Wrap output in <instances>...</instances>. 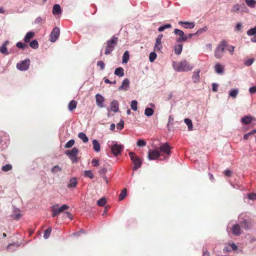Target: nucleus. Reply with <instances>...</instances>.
Returning a JSON list of instances; mask_svg holds the SVG:
<instances>
[{
  "label": "nucleus",
  "instance_id": "obj_1",
  "mask_svg": "<svg viewBox=\"0 0 256 256\" xmlns=\"http://www.w3.org/2000/svg\"><path fill=\"white\" fill-rule=\"evenodd\" d=\"M173 66L177 72H188L191 70L193 66H190L186 60L179 62H174Z\"/></svg>",
  "mask_w": 256,
  "mask_h": 256
},
{
  "label": "nucleus",
  "instance_id": "obj_2",
  "mask_svg": "<svg viewBox=\"0 0 256 256\" xmlns=\"http://www.w3.org/2000/svg\"><path fill=\"white\" fill-rule=\"evenodd\" d=\"M118 42V38L115 36H112L111 39L106 42V47L105 54L108 55L114 50Z\"/></svg>",
  "mask_w": 256,
  "mask_h": 256
},
{
  "label": "nucleus",
  "instance_id": "obj_3",
  "mask_svg": "<svg viewBox=\"0 0 256 256\" xmlns=\"http://www.w3.org/2000/svg\"><path fill=\"white\" fill-rule=\"evenodd\" d=\"M226 46H228L226 42L221 41L214 51V56L218 59L224 56V49Z\"/></svg>",
  "mask_w": 256,
  "mask_h": 256
},
{
  "label": "nucleus",
  "instance_id": "obj_4",
  "mask_svg": "<svg viewBox=\"0 0 256 256\" xmlns=\"http://www.w3.org/2000/svg\"><path fill=\"white\" fill-rule=\"evenodd\" d=\"M129 156L132 162H133L134 164L133 170H136L140 168L142 164L141 159H140V158L134 152H130Z\"/></svg>",
  "mask_w": 256,
  "mask_h": 256
},
{
  "label": "nucleus",
  "instance_id": "obj_5",
  "mask_svg": "<svg viewBox=\"0 0 256 256\" xmlns=\"http://www.w3.org/2000/svg\"><path fill=\"white\" fill-rule=\"evenodd\" d=\"M79 150L76 147H73L70 150L65 151V154L71 160L72 163L78 162V154Z\"/></svg>",
  "mask_w": 256,
  "mask_h": 256
},
{
  "label": "nucleus",
  "instance_id": "obj_6",
  "mask_svg": "<svg viewBox=\"0 0 256 256\" xmlns=\"http://www.w3.org/2000/svg\"><path fill=\"white\" fill-rule=\"evenodd\" d=\"M246 8L244 4H236L232 6L230 12L234 14H238L240 12H244V9Z\"/></svg>",
  "mask_w": 256,
  "mask_h": 256
},
{
  "label": "nucleus",
  "instance_id": "obj_7",
  "mask_svg": "<svg viewBox=\"0 0 256 256\" xmlns=\"http://www.w3.org/2000/svg\"><path fill=\"white\" fill-rule=\"evenodd\" d=\"M30 60L29 59L25 60H24L16 64V68L18 70L24 71L27 70L30 66Z\"/></svg>",
  "mask_w": 256,
  "mask_h": 256
},
{
  "label": "nucleus",
  "instance_id": "obj_8",
  "mask_svg": "<svg viewBox=\"0 0 256 256\" xmlns=\"http://www.w3.org/2000/svg\"><path fill=\"white\" fill-rule=\"evenodd\" d=\"M124 147L122 145L116 144L112 146L111 150L114 155V156H117L121 154V152H122V150H124Z\"/></svg>",
  "mask_w": 256,
  "mask_h": 256
},
{
  "label": "nucleus",
  "instance_id": "obj_9",
  "mask_svg": "<svg viewBox=\"0 0 256 256\" xmlns=\"http://www.w3.org/2000/svg\"><path fill=\"white\" fill-rule=\"evenodd\" d=\"M60 36V29L56 27L54 28L50 36V40L52 42H54Z\"/></svg>",
  "mask_w": 256,
  "mask_h": 256
},
{
  "label": "nucleus",
  "instance_id": "obj_10",
  "mask_svg": "<svg viewBox=\"0 0 256 256\" xmlns=\"http://www.w3.org/2000/svg\"><path fill=\"white\" fill-rule=\"evenodd\" d=\"M162 36L163 35L162 34H160L156 38V43L154 46V51H160L162 49Z\"/></svg>",
  "mask_w": 256,
  "mask_h": 256
},
{
  "label": "nucleus",
  "instance_id": "obj_11",
  "mask_svg": "<svg viewBox=\"0 0 256 256\" xmlns=\"http://www.w3.org/2000/svg\"><path fill=\"white\" fill-rule=\"evenodd\" d=\"M171 147L169 146L168 143H164L158 148L159 152L164 153L166 154L169 155L170 154Z\"/></svg>",
  "mask_w": 256,
  "mask_h": 256
},
{
  "label": "nucleus",
  "instance_id": "obj_12",
  "mask_svg": "<svg viewBox=\"0 0 256 256\" xmlns=\"http://www.w3.org/2000/svg\"><path fill=\"white\" fill-rule=\"evenodd\" d=\"M52 216L55 217L64 212V204L60 207H59L58 204H55L52 206Z\"/></svg>",
  "mask_w": 256,
  "mask_h": 256
},
{
  "label": "nucleus",
  "instance_id": "obj_13",
  "mask_svg": "<svg viewBox=\"0 0 256 256\" xmlns=\"http://www.w3.org/2000/svg\"><path fill=\"white\" fill-rule=\"evenodd\" d=\"M174 32L176 34L179 36L180 38L176 40L177 42H182L186 41V37L185 36L184 32L179 29H175Z\"/></svg>",
  "mask_w": 256,
  "mask_h": 256
},
{
  "label": "nucleus",
  "instance_id": "obj_14",
  "mask_svg": "<svg viewBox=\"0 0 256 256\" xmlns=\"http://www.w3.org/2000/svg\"><path fill=\"white\" fill-rule=\"evenodd\" d=\"M241 121L246 124H252L254 126L256 124V119L251 116H246L242 118Z\"/></svg>",
  "mask_w": 256,
  "mask_h": 256
},
{
  "label": "nucleus",
  "instance_id": "obj_15",
  "mask_svg": "<svg viewBox=\"0 0 256 256\" xmlns=\"http://www.w3.org/2000/svg\"><path fill=\"white\" fill-rule=\"evenodd\" d=\"M160 154L158 150H150L148 153V158L150 160H154L158 158Z\"/></svg>",
  "mask_w": 256,
  "mask_h": 256
},
{
  "label": "nucleus",
  "instance_id": "obj_16",
  "mask_svg": "<svg viewBox=\"0 0 256 256\" xmlns=\"http://www.w3.org/2000/svg\"><path fill=\"white\" fill-rule=\"evenodd\" d=\"M231 230H232V234L236 236H240L242 233L240 224H234L231 228Z\"/></svg>",
  "mask_w": 256,
  "mask_h": 256
},
{
  "label": "nucleus",
  "instance_id": "obj_17",
  "mask_svg": "<svg viewBox=\"0 0 256 256\" xmlns=\"http://www.w3.org/2000/svg\"><path fill=\"white\" fill-rule=\"evenodd\" d=\"M96 103L100 108L104 107V98L100 94L96 95Z\"/></svg>",
  "mask_w": 256,
  "mask_h": 256
},
{
  "label": "nucleus",
  "instance_id": "obj_18",
  "mask_svg": "<svg viewBox=\"0 0 256 256\" xmlns=\"http://www.w3.org/2000/svg\"><path fill=\"white\" fill-rule=\"evenodd\" d=\"M110 108L111 111L114 112H118L119 109L118 102L116 100H113L110 103Z\"/></svg>",
  "mask_w": 256,
  "mask_h": 256
},
{
  "label": "nucleus",
  "instance_id": "obj_19",
  "mask_svg": "<svg viewBox=\"0 0 256 256\" xmlns=\"http://www.w3.org/2000/svg\"><path fill=\"white\" fill-rule=\"evenodd\" d=\"M240 225L245 230L250 229L251 226L250 221L248 220H244L242 221H240Z\"/></svg>",
  "mask_w": 256,
  "mask_h": 256
},
{
  "label": "nucleus",
  "instance_id": "obj_20",
  "mask_svg": "<svg viewBox=\"0 0 256 256\" xmlns=\"http://www.w3.org/2000/svg\"><path fill=\"white\" fill-rule=\"evenodd\" d=\"M178 24L180 25H184V28H193L194 27V22H180Z\"/></svg>",
  "mask_w": 256,
  "mask_h": 256
},
{
  "label": "nucleus",
  "instance_id": "obj_21",
  "mask_svg": "<svg viewBox=\"0 0 256 256\" xmlns=\"http://www.w3.org/2000/svg\"><path fill=\"white\" fill-rule=\"evenodd\" d=\"M130 86V82L128 78L124 79L122 85L119 88V90H126Z\"/></svg>",
  "mask_w": 256,
  "mask_h": 256
},
{
  "label": "nucleus",
  "instance_id": "obj_22",
  "mask_svg": "<svg viewBox=\"0 0 256 256\" xmlns=\"http://www.w3.org/2000/svg\"><path fill=\"white\" fill-rule=\"evenodd\" d=\"M34 34L32 32H29L26 33L24 38V41L25 42H30V39H32L34 36Z\"/></svg>",
  "mask_w": 256,
  "mask_h": 256
},
{
  "label": "nucleus",
  "instance_id": "obj_23",
  "mask_svg": "<svg viewBox=\"0 0 256 256\" xmlns=\"http://www.w3.org/2000/svg\"><path fill=\"white\" fill-rule=\"evenodd\" d=\"M62 10L59 4H56L53 6L52 14L54 15H58L61 13Z\"/></svg>",
  "mask_w": 256,
  "mask_h": 256
},
{
  "label": "nucleus",
  "instance_id": "obj_24",
  "mask_svg": "<svg viewBox=\"0 0 256 256\" xmlns=\"http://www.w3.org/2000/svg\"><path fill=\"white\" fill-rule=\"evenodd\" d=\"M77 185V180L76 179L74 178H73L70 179L69 182L68 183V188H75Z\"/></svg>",
  "mask_w": 256,
  "mask_h": 256
},
{
  "label": "nucleus",
  "instance_id": "obj_25",
  "mask_svg": "<svg viewBox=\"0 0 256 256\" xmlns=\"http://www.w3.org/2000/svg\"><path fill=\"white\" fill-rule=\"evenodd\" d=\"M114 74L120 77L123 76L124 74V68L122 67L116 68L114 70Z\"/></svg>",
  "mask_w": 256,
  "mask_h": 256
},
{
  "label": "nucleus",
  "instance_id": "obj_26",
  "mask_svg": "<svg viewBox=\"0 0 256 256\" xmlns=\"http://www.w3.org/2000/svg\"><path fill=\"white\" fill-rule=\"evenodd\" d=\"M214 70L216 72L220 74H222L224 72V66L220 64H216L214 66Z\"/></svg>",
  "mask_w": 256,
  "mask_h": 256
},
{
  "label": "nucleus",
  "instance_id": "obj_27",
  "mask_svg": "<svg viewBox=\"0 0 256 256\" xmlns=\"http://www.w3.org/2000/svg\"><path fill=\"white\" fill-rule=\"evenodd\" d=\"M182 49V44H178L174 46V53L179 55L181 54Z\"/></svg>",
  "mask_w": 256,
  "mask_h": 256
},
{
  "label": "nucleus",
  "instance_id": "obj_28",
  "mask_svg": "<svg viewBox=\"0 0 256 256\" xmlns=\"http://www.w3.org/2000/svg\"><path fill=\"white\" fill-rule=\"evenodd\" d=\"M92 147L94 150L96 152H98L100 150V144L96 140H94L92 141Z\"/></svg>",
  "mask_w": 256,
  "mask_h": 256
},
{
  "label": "nucleus",
  "instance_id": "obj_29",
  "mask_svg": "<svg viewBox=\"0 0 256 256\" xmlns=\"http://www.w3.org/2000/svg\"><path fill=\"white\" fill-rule=\"evenodd\" d=\"M77 106V102L74 100H72L70 102L68 106V108L70 111L74 110Z\"/></svg>",
  "mask_w": 256,
  "mask_h": 256
},
{
  "label": "nucleus",
  "instance_id": "obj_30",
  "mask_svg": "<svg viewBox=\"0 0 256 256\" xmlns=\"http://www.w3.org/2000/svg\"><path fill=\"white\" fill-rule=\"evenodd\" d=\"M200 70H198L194 72L192 78L194 82H197L199 81L200 78Z\"/></svg>",
  "mask_w": 256,
  "mask_h": 256
},
{
  "label": "nucleus",
  "instance_id": "obj_31",
  "mask_svg": "<svg viewBox=\"0 0 256 256\" xmlns=\"http://www.w3.org/2000/svg\"><path fill=\"white\" fill-rule=\"evenodd\" d=\"M130 55L129 52L128 50L126 51L122 56V62L124 64H126L129 60Z\"/></svg>",
  "mask_w": 256,
  "mask_h": 256
},
{
  "label": "nucleus",
  "instance_id": "obj_32",
  "mask_svg": "<svg viewBox=\"0 0 256 256\" xmlns=\"http://www.w3.org/2000/svg\"><path fill=\"white\" fill-rule=\"evenodd\" d=\"M126 188H124L122 190L120 194H119V200H123L127 195Z\"/></svg>",
  "mask_w": 256,
  "mask_h": 256
},
{
  "label": "nucleus",
  "instance_id": "obj_33",
  "mask_svg": "<svg viewBox=\"0 0 256 256\" xmlns=\"http://www.w3.org/2000/svg\"><path fill=\"white\" fill-rule=\"evenodd\" d=\"M238 92V89H232L230 91L229 96L233 98H235L236 97Z\"/></svg>",
  "mask_w": 256,
  "mask_h": 256
},
{
  "label": "nucleus",
  "instance_id": "obj_34",
  "mask_svg": "<svg viewBox=\"0 0 256 256\" xmlns=\"http://www.w3.org/2000/svg\"><path fill=\"white\" fill-rule=\"evenodd\" d=\"M78 137L80 139L82 140V141L84 143H86L88 142V138L84 133L80 132L78 134Z\"/></svg>",
  "mask_w": 256,
  "mask_h": 256
},
{
  "label": "nucleus",
  "instance_id": "obj_35",
  "mask_svg": "<svg viewBox=\"0 0 256 256\" xmlns=\"http://www.w3.org/2000/svg\"><path fill=\"white\" fill-rule=\"evenodd\" d=\"M246 4L250 8H254L256 4L255 0H245Z\"/></svg>",
  "mask_w": 256,
  "mask_h": 256
},
{
  "label": "nucleus",
  "instance_id": "obj_36",
  "mask_svg": "<svg viewBox=\"0 0 256 256\" xmlns=\"http://www.w3.org/2000/svg\"><path fill=\"white\" fill-rule=\"evenodd\" d=\"M52 231V228H48L44 230V238L47 239L50 236V232Z\"/></svg>",
  "mask_w": 256,
  "mask_h": 256
},
{
  "label": "nucleus",
  "instance_id": "obj_37",
  "mask_svg": "<svg viewBox=\"0 0 256 256\" xmlns=\"http://www.w3.org/2000/svg\"><path fill=\"white\" fill-rule=\"evenodd\" d=\"M30 46L34 49H37L38 48V43L36 40H34L30 42Z\"/></svg>",
  "mask_w": 256,
  "mask_h": 256
},
{
  "label": "nucleus",
  "instance_id": "obj_38",
  "mask_svg": "<svg viewBox=\"0 0 256 256\" xmlns=\"http://www.w3.org/2000/svg\"><path fill=\"white\" fill-rule=\"evenodd\" d=\"M154 114V110L150 108H147L144 111V114L148 116H151Z\"/></svg>",
  "mask_w": 256,
  "mask_h": 256
},
{
  "label": "nucleus",
  "instance_id": "obj_39",
  "mask_svg": "<svg viewBox=\"0 0 256 256\" xmlns=\"http://www.w3.org/2000/svg\"><path fill=\"white\" fill-rule=\"evenodd\" d=\"M12 166L10 164H8L4 166H3L1 170H2V172H8L12 170Z\"/></svg>",
  "mask_w": 256,
  "mask_h": 256
},
{
  "label": "nucleus",
  "instance_id": "obj_40",
  "mask_svg": "<svg viewBox=\"0 0 256 256\" xmlns=\"http://www.w3.org/2000/svg\"><path fill=\"white\" fill-rule=\"evenodd\" d=\"M137 106H138V102L136 100H133L132 101L131 104H130V107H131V108L133 110L136 111L137 110V109H138Z\"/></svg>",
  "mask_w": 256,
  "mask_h": 256
},
{
  "label": "nucleus",
  "instance_id": "obj_41",
  "mask_svg": "<svg viewBox=\"0 0 256 256\" xmlns=\"http://www.w3.org/2000/svg\"><path fill=\"white\" fill-rule=\"evenodd\" d=\"M106 202V198H102L97 201V204L100 206H104Z\"/></svg>",
  "mask_w": 256,
  "mask_h": 256
},
{
  "label": "nucleus",
  "instance_id": "obj_42",
  "mask_svg": "<svg viewBox=\"0 0 256 256\" xmlns=\"http://www.w3.org/2000/svg\"><path fill=\"white\" fill-rule=\"evenodd\" d=\"M172 27V25L170 24H166L164 26H162L158 28V30L160 32L164 31V30L166 28H170Z\"/></svg>",
  "mask_w": 256,
  "mask_h": 256
},
{
  "label": "nucleus",
  "instance_id": "obj_43",
  "mask_svg": "<svg viewBox=\"0 0 256 256\" xmlns=\"http://www.w3.org/2000/svg\"><path fill=\"white\" fill-rule=\"evenodd\" d=\"M0 52L3 54L8 55L9 54V52H8L7 50L6 46H2L0 47Z\"/></svg>",
  "mask_w": 256,
  "mask_h": 256
},
{
  "label": "nucleus",
  "instance_id": "obj_44",
  "mask_svg": "<svg viewBox=\"0 0 256 256\" xmlns=\"http://www.w3.org/2000/svg\"><path fill=\"white\" fill-rule=\"evenodd\" d=\"M256 34V26L250 29L247 32V34L250 36H254Z\"/></svg>",
  "mask_w": 256,
  "mask_h": 256
},
{
  "label": "nucleus",
  "instance_id": "obj_45",
  "mask_svg": "<svg viewBox=\"0 0 256 256\" xmlns=\"http://www.w3.org/2000/svg\"><path fill=\"white\" fill-rule=\"evenodd\" d=\"M156 58V54L155 52H151L149 56V60L150 62H153Z\"/></svg>",
  "mask_w": 256,
  "mask_h": 256
},
{
  "label": "nucleus",
  "instance_id": "obj_46",
  "mask_svg": "<svg viewBox=\"0 0 256 256\" xmlns=\"http://www.w3.org/2000/svg\"><path fill=\"white\" fill-rule=\"evenodd\" d=\"M137 146H146V142L142 139H139L136 142Z\"/></svg>",
  "mask_w": 256,
  "mask_h": 256
},
{
  "label": "nucleus",
  "instance_id": "obj_47",
  "mask_svg": "<svg viewBox=\"0 0 256 256\" xmlns=\"http://www.w3.org/2000/svg\"><path fill=\"white\" fill-rule=\"evenodd\" d=\"M84 176L87 178H94V176L93 175L92 172L91 170H86L84 171Z\"/></svg>",
  "mask_w": 256,
  "mask_h": 256
},
{
  "label": "nucleus",
  "instance_id": "obj_48",
  "mask_svg": "<svg viewBox=\"0 0 256 256\" xmlns=\"http://www.w3.org/2000/svg\"><path fill=\"white\" fill-rule=\"evenodd\" d=\"M74 140L73 139L69 140V142H67V143L65 144V148H70L74 144Z\"/></svg>",
  "mask_w": 256,
  "mask_h": 256
},
{
  "label": "nucleus",
  "instance_id": "obj_49",
  "mask_svg": "<svg viewBox=\"0 0 256 256\" xmlns=\"http://www.w3.org/2000/svg\"><path fill=\"white\" fill-rule=\"evenodd\" d=\"M256 134V130H253L252 132L246 134L244 136V139L247 140L248 138V136H252V134Z\"/></svg>",
  "mask_w": 256,
  "mask_h": 256
},
{
  "label": "nucleus",
  "instance_id": "obj_50",
  "mask_svg": "<svg viewBox=\"0 0 256 256\" xmlns=\"http://www.w3.org/2000/svg\"><path fill=\"white\" fill-rule=\"evenodd\" d=\"M184 122L188 126V128H192V124L191 120L189 118H185Z\"/></svg>",
  "mask_w": 256,
  "mask_h": 256
},
{
  "label": "nucleus",
  "instance_id": "obj_51",
  "mask_svg": "<svg viewBox=\"0 0 256 256\" xmlns=\"http://www.w3.org/2000/svg\"><path fill=\"white\" fill-rule=\"evenodd\" d=\"M16 46L18 48L22 49H24L27 46L25 44L22 43V42H17Z\"/></svg>",
  "mask_w": 256,
  "mask_h": 256
},
{
  "label": "nucleus",
  "instance_id": "obj_52",
  "mask_svg": "<svg viewBox=\"0 0 256 256\" xmlns=\"http://www.w3.org/2000/svg\"><path fill=\"white\" fill-rule=\"evenodd\" d=\"M97 65L98 66L100 67L101 70H103L104 68L105 64L104 62L102 60H100L98 62Z\"/></svg>",
  "mask_w": 256,
  "mask_h": 256
},
{
  "label": "nucleus",
  "instance_id": "obj_53",
  "mask_svg": "<svg viewBox=\"0 0 256 256\" xmlns=\"http://www.w3.org/2000/svg\"><path fill=\"white\" fill-rule=\"evenodd\" d=\"M106 172H107V170L106 168H102L101 169H100V171H99V174H100V175L102 176H104L106 174Z\"/></svg>",
  "mask_w": 256,
  "mask_h": 256
},
{
  "label": "nucleus",
  "instance_id": "obj_54",
  "mask_svg": "<svg viewBox=\"0 0 256 256\" xmlns=\"http://www.w3.org/2000/svg\"><path fill=\"white\" fill-rule=\"evenodd\" d=\"M68 218L69 220H72L73 218L72 216L69 212H65V219Z\"/></svg>",
  "mask_w": 256,
  "mask_h": 256
},
{
  "label": "nucleus",
  "instance_id": "obj_55",
  "mask_svg": "<svg viewBox=\"0 0 256 256\" xmlns=\"http://www.w3.org/2000/svg\"><path fill=\"white\" fill-rule=\"evenodd\" d=\"M92 166H98L100 165L99 160L97 159H94V158L92 159Z\"/></svg>",
  "mask_w": 256,
  "mask_h": 256
},
{
  "label": "nucleus",
  "instance_id": "obj_56",
  "mask_svg": "<svg viewBox=\"0 0 256 256\" xmlns=\"http://www.w3.org/2000/svg\"><path fill=\"white\" fill-rule=\"evenodd\" d=\"M44 19L41 16H38L34 20V23L36 24H38L41 23Z\"/></svg>",
  "mask_w": 256,
  "mask_h": 256
},
{
  "label": "nucleus",
  "instance_id": "obj_57",
  "mask_svg": "<svg viewBox=\"0 0 256 256\" xmlns=\"http://www.w3.org/2000/svg\"><path fill=\"white\" fill-rule=\"evenodd\" d=\"M254 61V59H250V60H246L244 62V64L246 66H250L253 63Z\"/></svg>",
  "mask_w": 256,
  "mask_h": 256
},
{
  "label": "nucleus",
  "instance_id": "obj_58",
  "mask_svg": "<svg viewBox=\"0 0 256 256\" xmlns=\"http://www.w3.org/2000/svg\"><path fill=\"white\" fill-rule=\"evenodd\" d=\"M248 198L250 200H254L256 199V194L254 193H250L248 194Z\"/></svg>",
  "mask_w": 256,
  "mask_h": 256
},
{
  "label": "nucleus",
  "instance_id": "obj_59",
  "mask_svg": "<svg viewBox=\"0 0 256 256\" xmlns=\"http://www.w3.org/2000/svg\"><path fill=\"white\" fill-rule=\"evenodd\" d=\"M224 174L225 176H232V172L229 170H226L224 172Z\"/></svg>",
  "mask_w": 256,
  "mask_h": 256
},
{
  "label": "nucleus",
  "instance_id": "obj_60",
  "mask_svg": "<svg viewBox=\"0 0 256 256\" xmlns=\"http://www.w3.org/2000/svg\"><path fill=\"white\" fill-rule=\"evenodd\" d=\"M62 170V168H60V167H58V166H54L52 168V172H59Z\"/></svg>",
  "mask_w": 256,
  "mask_h": 256
},
{
  "label": "nucleus",
  "instance_id": "obj_61",
  "mask_svg": "<svg viewBox=\"0 0 256 256\" xmlns=\"http://www.w3.org/2000/svg\"><path fill=\"white\" fill-rule=\"evenodd\" d=\"M249 92L251 94L256 93V86L250 88Z\"/></svg>",
  "mask_w": 256,
  "mask_h": 256
},
{
  "label": "nucleus",
  "instance_id": "obj_62",
  "mask_svg": "<svg viewBox=\"0 0 256 256\" xmlns=\"http://www.w3.org/2000/svg\"><path fill=\"white\" fill-rule=\"evenodd\" d=\"M242 26L240 23H237L236 26V30L238 31H240L242 30Z\"/></svg>",
  "mask_w": 256,
  "mask_h": 256
},
{
  "label": "nucleus",
  "instance_id": "obj_63",
  "mask_svg": "<svg viewBox=\"0 0 256 256\" xmlns=\"http://www.w3.org/2000/svg\"><path fill=\"white\" fill-rule=\"evenodd\" d=\"M212 90L214 92H216L218 90V84L214 83L212 84Z\"/></svg>",
  "mask_w": 256,
  "mask_h": 256
},
{
  "label": "nucleus",
  "instance_id": "obj_64",
  "mask_svg": "<svg viewBox=\"0 0 256 256\" xmlns=\"http://www.w3.org/2000/svg\"><path fill=\"white\" fill-rule=\"evenodd\" d=\"M230 246L233 250L236 251L238 250V246H236L235 244H230Z\"/></svg>",
  "mask_w": 256,
  "mask_h": 256
}]
</instances>
